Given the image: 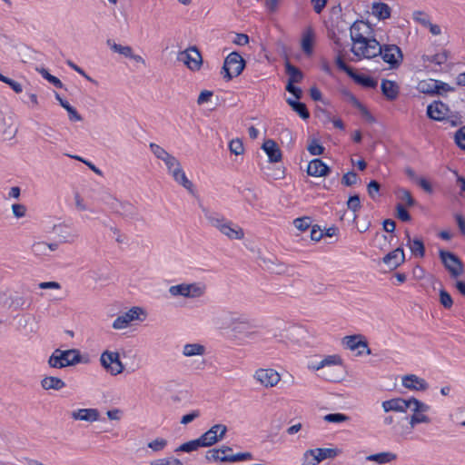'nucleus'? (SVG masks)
<instances>
[{"instance_id": "nucleus-1", "label": "nucleus", "mask_w": 465, "mask_h": 465, "mask_svg": "<svg viewBox=\"0 0 465 465\" xmlns=\"http://www.w3.org/2000/svg\"><path fill=\"white\" fill-rule=\"evenodd\" d=\"M371 27L368 22L356 20L350 27V36L353 44L351 52L358 58L371 59L381 51V44L370 37Z\"/></svg>"}, {"instance_id": "nucleus-2", "label": "nucleus", "mask_w": 465, "mask_h": 465, "mask_svg": "<svg viewBox=\"0 0 465 465\" xmlns=\"http://www.w3.org/2000/svg\"><path fill=\"white\" fill-rule=\"evenodd\" d=\"M202 211L210 225L215 227L229 239L242 240L244 237L243 230L240 226L233 224L232 222L228 221L223 214L204 207L202 208Z\"/></svg>"}, {"instance_id": "nucleus-3", "label": "nucleus", "mask_w": 465, "mask_h": 465, "mask_svg": "<svg viewBox=\"0 0 465 465\" xmlns=\"http://www.w3.org/2000/svg\"><path fill=\"white\" fill-rule=\"evenodd\" d=\"M82 361V355L79 350L69 349L62 351L56 349L49 357L48 364L52 368L62 369L67 366H74Z\"/></svg>"}, {"instance_id": "nucleus-4", "label": "nucleus", "mask_w": 465, "mask_h": 465, "mask_svg": "<svg viewBox=\"0 0 465 465\" xmlns=\"http://www.w3.org/2000/svg\"><path fill=\"white\" fill-rule=\"evenodd\" d=\"M245 67V61L237 52L229 54L222 67L221 74L226 81L232 80L242 74Z\"/></svg>"}, {"instance_id": "nucleus-5", "label": "nucleus", "mask_w": 465, "mask_h": 465, "mask_svg": "<svg viewBox=\"0 0 465 465\" xmlns=\"http://www.w3.org/2000/svg\"><path fill=\"white\" fill-rule=\"evenodd\" d=\"M205 292L206 286L202 282L181 283L169 288L172 296H183L189 299L200 298Z\"/></svg>"}, {"instance_id": "nucleus-6", "label": "nucleus", "mask_w": 465, "mask_h": 465, "mask_svg": "<svg viewBox=\"0 0 465 465\" xmlns=\"http://www.w3.org/2000/svg\"><path fill=\"white\" fill-rule=\"evenodd\" d=\"M439 257L444 268L450 272L452 278H457L463 273L464 264L458 255L450 251L440 250Z\"/></svg>"}, {"instance_id": "nucleus-7", "label": "nucleus", "mask_w": 465, "mask_h": 465, "mask_svg": "<svg viewBox=\"0 0 465 465\" xmlns=\"http://www.w3.org/2000/svg\"><path fill=\"white\" fill-rule=\"evenodd\" d=\"M100 362L103 368L111 375H118L124 370L117 351H104L100 356Z\"/></svg>"}, {"instance_id": "nucleus-8", "label": "nucleus", "mask_w": 465, "mask_h": 465, "mask_svg": "<svg viewBox=\"0 0 465 465\" xmlns=\"http://www.w3.org/2000/svg\"><path fill=\"white\" fill-rule=\"evenodd\" d=\"M340 453L338 449L316 448L307 450L303 454L304 463L316 465L326 459H333Z\"/></svg>"}, {"instance_id": "nucleus-9", "label": "nucleus", "mask_w": 465, "mask_h": 465, "mask_svg": "<svg viewBox=\"0 0 465 465\" xmlns=\"http://www.w3.org/2000/svg\"><path fill=\"white\" fill-rule=\"evenodd\" d=\"M381 55L382 60L390 65V68H398L403 59L401 50L396 45H381V51L377 54Z\"/></svg>"}, {"instance_id": "nucleus-10", "label": "nucleus", "mask_w": 465, "mask_h": 465, "mask_svg": "<svg viewBox=\"0 0 465 465\" xmlns=\"http://www.w3.org/2000/svg\"><path fill=\"white\" fill-rule=\"evenodd\" d=\"M342 361L339 355H329L323 360H322L317 365L314 366V369L320 370L324 369L325 367H332L334 368V373H326L325 378L331 381H339L341 377V370Z\"/></svg>"}, {"instance_id": "nucleus-11", "label": "nucleus", "mask_w": 465, "mask_h": 465, "mask_svg": "<svg viewBox=\"0 0 465 465\" xmlns=\"http://www.w3.org/2000/svg\"><path fill=\"white\" fill-rule=\"evenodd\" d=\"M178 60L183 62L193 71H197L203 64L202 55L196 46H190L178 54Z\"/></svg>"}, {"instance_id": "nucleus-12", "label": "nucleus", "mask_w": 465, "mask_h": 465, "mask_svg": "<svg viewBox=\"0 0 465 465\" xmlns=\"http://www.w3.org/2000/svg\"><path fill=\"white\" fill-rule=\"evenodd\" d=\"M227 432V427L223 424H215L199 438L203 447H211L223 440Z\"/></svg>"}, {"instance_id": "nucleus-13", "label": "nucleus", "mask_w": 465, "mask_h": 465, "mask_svg": "<svg viewBox=\"0 0 465 465\" xmlns=\"http://www.w3.org/2000/svg\"><path fill=\"white\" fill-rule=\"evenodd\" d=\"M450 113L449 106L441 101H433L427 106V115L434 121H444Z\"/></svg>"}, {"instance_id": "nucleus-14", "label": "nucleus", "mask_w": 465, "mask_h": 465, "mask_svg": "<svg viewBox=\"0 0 465 465\" xmlns=\"http://www.w3.org/2000/svg\"><path fill=\"white\" fill-rule=\"evenodd\" d=\"M254 378L264 387H273L280 381V374L273 369H258Z\"/></svg>"}, {"instance_id": "nucleus-15", "label": "nucleus", "mask_w": 465, "mask_h": 465, "mask_svg": "<svg viewBox=\"0 0 465 465\" xmlns=\"http://www.w3.org/2000/svg\"><path fill=\"white\" fill-rule=\"evenodd\" d=\"M143 313V311L140 307H133L128 312L119 315L113 322V328L115 330H121L126 328L129 323L134 320L139 319V315Z\"/></svg>"}, {"instance_id": "nucleus-16", "label": "nucleus", "mask_w": 465, "mask_h": 465, "mask_svg": "<svg viewBox=\"0 0 465 465\" xmlns=\"http://www.w3.org/2000/svg\"><path fill=\"white\" fill-rule=\"evenodd\" d=\"M255 327L256 325L254 324V322L246 317L232 319V330L235 333L245 334L247 337H252L256 333L255 331H251Z\"/></svg>"}, {"instance_id": "nucleus-17", "label": "nucleus", "mask_w": 465, "mask_h": 465, "mask_svg": "<svg viewBox=\"0 0 465 465\" xmlns=\"http://www.w3.org/2000/svg\"><path fill=\"white\" fill-rule=\"evenodd\" d=\"M342 344L351 351H355L360 347L366 348V353H371V349L368 347V342L361 334L349 335L342 338Z\"/></svg>"}, {"instance_id": "nucleus-18", "label": "nucleus", "mask_w": 465, "mask_h": 465, "mask_svg": "<svg viewBox=\"0 0 465 465\" xmlns=\"http://www.w3.org/2000/svg\"><path fill=\"white\" fill-rule=\"evenodd\" d=\"M382 262L390 270H394L405 262V255L401 247L396 248L382 258Z\"/></svg>"}, {"instance_id": "nucleus-19", "label": "nucleus", "mask_w": 465, "mask_h": 465, "mask_svg": "<svg viewBox=\"0 0 465 465\" xmlns=\"http://www.w3.org/2000/svg\"><path fill=\"white\" fill-rule=\"evenodd\" d=\"M330 167L319 158H315L308 163L307 173L313 177L326 176L330 173Z\"/></svg>"}, {"instance_id": "nucleus-20", "label": "nucleus", "mask_w": 465, "mask_h": 465, "mask_svg": "<svg viewBox=\"0 0 465 465\" xmlns=\"http://www.w3.org/2000/svg\"><path fill=\"white\" fill-rule=\"evenodd\" d=\"M402 385L412 391H426L429 387L428 382L415 374H407L402 377Z\"/></svg>"}, {"instance_id": "nucleus-21", "label": "nucleus", "mask_w": 465, "mask_h": 465, "mask_svg": "<svg viewBox=\"0 0 465 465\" xmlns=\"http://www.w3.org/2000/svg\"><path fill=\"white\" fill-rule=\"evenodd\" d=\"M74 420H84L87 422L97 421L100 418V412L97 409H78L71 413Z\"/></svg>"}, {"instance_id": "nucleus-22", "label": "nucleus", "mask_w": 465, "mask_h": 465, "mask_svg": "<svg viewBox=\"0 0 465 465\" xmlns=\"http://www.w3.org/2000/svg\"><path fill=\"white\" fill-rule=\"evenodd\" d=\"M409 399L405 400L402 398H394L388 401H384L381 404L382 409L385 412L389 411H399L405 412L409 409Z\"/></svg>"}, {"instance_id": "nucleus-23", "label": "nucleus", "mask_w": 465, "mask_h": 465, "mask_svg": "<svg viewBox=\"0 0 465 465\" xmlns=\"http://www.w3.org/2000/svg\"><path fill=\"white\" fill-rule=\"evenodd\" d=\"M262 149L266 153L270 163H278L282 160V152L278 144L272 139L264 141Z\"/></svg>"}, {"instance_id": "nucleus-24", "label": "nucleus", "mask_w": 465, "mask_h": 465, "mask_svg": "<svg viewBox=\"0 0 465 465\" xmlns=\"http://www.w3.org/2000/svg\"><path fill=\"white\" fill-rule=\"evenodd\" d=\"M171 175L173 176V180L177 183L182 185L183 188H185L189 193H191L192 195H195V189L193 183L187 178L182 166H180L179 168H174Z\"/></svg>"}, {"instance_id": "nucleus-25", "label": "nucleus", "mask_w": 465, "mask_h": 465, "mask_svg": "<svg viewBox=\"0 0 465 465\" xmlns=\"http://www.w3.org/2000/svg\"><path fill=\"white\" fill-rule=\"evenodd\" d=\"M381 90L382 94L389 100L393 101L399 95V86L391 80L383 79L381 84Z\"/></svg>"}, {"instance_id": "nucleus-26", "label": "nucleus", "mask_w": 465, "mask_h": 465, "mask_svg": "<svg viewBox=\"0 0 465 465\" xmlns=\"http://www.w3.org/2000/svg\"><path fill=\"white\" fill-rule=\"evenodd\" d=\"M405 234L407 239V245L410 247L412 254L420 258L424 257L425 246L423 241L420 238H414L411 240L409 231H406Z\"/></svg>"}, {"instance_id": "nucleus-27", "label": "nucleus", "mask_w": 465, "mask_h": 465, "mask_svg": "<svg viewBox=\"0 0 465 465\" xmlns=\"http://www.w3.org/2000/svg\"><path fill=\"white\" fill-rule=\"evenodd\" d=\"M124 218L135 220V221H143V217L140 215L138 209L129 202H124L122 206L120 207V212L118 213Z\"/></svg>"}, {"instance_id": "nucleus-28", "label": "nucleus", "mask_w": 465, "mask_h": 465, "mask_svg": "<svg viewBox=\"0 0 465 465\" xmlns=\"http://www.w3.org/2000/svg\"><path fill=\"white\" fill-rule=\"evenodd\" d=\"M41 386L44 390L60 391L65 387V382L54 376H46L41 381Z\"/></svg>"}, {"instance_id": "nucleus-29", "label": "nucleus", "mask_w": 465, "mask_h": 465, "mask_svg": "<svg viewBox=\"0 0 465 465\" xmlns=\"http://www.w3.org/2000/svg\"><path fill=\"white\" fill-rule=\"evenodd\" d=\"M437 80L435 79H425V80H420L417 86H416V89L420 92V93H422V94H429V95H435L438 94V91H437Z\"/></svg>"}, {"instance_id": "nucleus-30", "label": "nucleus", "mask_w": 465, "mask_h": 465, "mask_svg": "<svg viewBox=\"0 0 465 465\" xmlns=\"http://www.w3.org/2000/svg\"><path fill=\"white\" fill-rule=\"evenodd\" d=\"M351 78L358 84L365 87V88H376L378 85V81L369 75L364 74H358L354 72Z\"/></svg>"}, {"instance_id": "nucleus-31", "label": "nucleus", "mask_w": 465, "mask_h": 465, "mask_svg": "<svg viewBox=\"0 0 465 465\" xmlns=\"http://www.w3.org/2000/svg\"><path fill=\"white\" fill-rule=\"evenodd\" d=\"M285 73L288 74V83H296L299 84L303 79L302 72L289 61L285 62Z\"/></svg>"}, {"instance_id": "nucleus-32", "label": "nucleus", "mask_w": 465, "mask_h": 465, "mask_svg": "<svg viewBox=\"0 0 465 465\" xmlns=\"http://www.w3.org/2000/svg\"><path fill=\"white\" fill-rule=\"evenodd\" d=\"M371 9L372 14L380 20H385L391 17V9L385 3H373Z\"/></svg>"}, {"instance_id": "nucleus-33", "label": "nucleus", "mask_w": 465, "mask_h": 465, "mask_svg": "<svg viewBox=\"0 0 465 465\" xmlns=\"http://www.w3.org/2000/svg\"><path fill=\"white\" fill-rule=\"evenodd\" d=\"M286 102L302 119L306 120L310 117V113L304 103L292 100V98H288Z\"/></svg>"}, {"instance_id": "nucleus-34", "label": "nucleus", "mask_w": 465, "mask_h": 465, "mask_svg": "<svg viewBox=\"0 0 465 465\" xmlns=\"http://www.w3.org/2000/svg\"><path fill=\"white\" fill-rule=\"evenodd\" d=\"M396 459L397 455L389 451L371 454L367 457L368 460L377 462L378 464H385L395 460Z\"/></svg>"}, {"instance_id": "nucleus-35", "label": "nucleus", "mask_w": 465, "mask_h": 465, "mask_svg": "<svg viewBox=\"0 0 465 465\" xmlns=\"http://www.w3.org/2000/svg\"><path fill=\"white\" fill-rule=\"evenodd\" d=\"M314 34L312 28H308L302 35V48L306 54H312Z\"/></svg>"}, {"instance_id": "nucleus-36", "label": "nucleus", "mask_w": 465, "mask_h": 465, "mask_svg": "<svg viewBox=\"0 0 465 465\" xmlns=\"http://www.w3.org/2000/svg\"><path fill=\"white\" fill-rule=\"evenodd\" d=\"M205 352L203 345L199 343H188L183 346V354L187 357L203 355Z\"/></svg>"}, {"instance_id": "nucleus-37", "label": "nucleus", "mask_w": 465, "mask_h": 465, "mask_svg": "<svg viewBox=\"0 0 465 465\" xmlns=\"http://www.w3.org/2000/svg\"><path fill=\"white\" fill-rule=\"evenodd\" d=\"M448 57H449V52L445 50L440 54H435L433 55L423 54L421 56V60L424 63L430 62V63H433L438 65H441L448 60Z\"/></svg>"}, {"instance_id": "nucleus-38", "label": "nucleus", "mask_w": 465, "mask_h": 465, "mask_svg": "<svg viewBox=\"0 0 465 465\" xmlns=\"http://www.w3.org/2000/svg\"><path fill=\"white\" fill-rule=\"evenodd\" d=\"M264 264L266 266V269L271 272L282 274L286 272V265L282 262H278L276 259L264 260Z\"/></svg>"}, {"instance_id": "nucleus-39", "label": "nucleus", "mask_w": 465, "mask_h": 465, "mask_svg": "<svg viewBox=\"0 0 465 465\" xmlns=\"http://www.w3.org/2000/svg\"><path fill=\"white\" fill-rule=\"evenodd\" d=\"M252 459L251 452H239L232 455H223L221 459V462H238Z\"/></svg>"}, {"instance_id": "nucleus-40", "label": "nucleus", "mask_w": 465, "mask_h": 465, "mask_svg": "<svg viewBox=\"0 0 465 465\" xmlns=\"http://www.w3.org/2000/svg\"><path fill=\"white\" fill-rule=\"evenodd\" d=\"M107 45L110 46L111 50L114 53H118L120 54H123L125 57L130 58L133 53V48L129 45H118L112 40H107Z\"/></svg>"}, {"instance_id": "nucleus-41", "label": "nucleus", "mask_w": 465, "mask_h": 465, "mask_svg": "<svg viewBox=\"0 0 465 465\" xmlns=\"http://www.w3.org/2000/svg\"><path fill=\"white\" fill-rule=\"evenodd\" d=\"M200 447H203V444L200 440V438L198 439H195V440H190V441H187V442H184L183 444H181L176 450L175 451L176 452H179V451H183V452H192V451H194L196 450H198V448Z\"/></svg>"}, {"instance_id": "nucleus-42", "label": "nucleus", "mask_w": 465, "mask_h": 465, "mask_svg": "<svg viewBox=\"0 0 465 465\" xmlns=\"http://www.w3.org/2000/svg\"><path fill=\"white\" fill-rule=\"evenodd\" d=\"M409 401V408H411L413 412H427L430 409L429 405L414 397L410 398Z\"/></svg>"}, {"instance_id": "nucleus-43", "label": "nucleus", "mask_w": 465, "mask_h": 465, "mask_svg": "<svg viewBox=\"0 0 465 465\" xmlns=\"http://www.w3.org/2000/svg\"><path fill=\"white\" fill-rule=\"evenodd\" d=\"M36 70L41 74V75L47 80L50 84L54 85L56 88L62 89L64 87L63 83L59 78L54 75H52L45 68H36Z\"/></svg>"}, {"instance_id": "nucleus-44", "label": "nucleus", "mask_w": 465, "mask_h": 465, "mask_svg": "<svg viewBox=\"0 0 465 465\" xmlns=\"http://www.w3.org/2000/svg\"><path fill=\"white\" fill-rule=\"evenodd\" d=\"M430 419L425 415V412H413L410 418V425L413 429L419 423H430Z\"/></svg>"}, {"instance_id": "nucleus-45", "label": "nucleus", "mask_w": 465, "mask_h": 465, "mask_svg": "<svg viewBox=\"0 0 465 465\" xmlns=\"http://www.w3.org/2000/svg\"><path fill=\"white\" fill-rule=\"evenodd\" d=\"M149 147L151 149V152L153 153V155L162 161L166 159L171 153H169L165 149H163L159 144H156L154 143H151L149 144Z\"/></svg>"}, {"instance_id": "nucleus-46", "label": "nucleus", "mask_w": 465, "mask_h": 465, "mask_svg": "<svg viewBox=\"0 0 465 465\" xmlns=\"http://www.w3.org/2000/svg\"><path fill=\"white\" fill-rule=\"evenodd\" d=\"M307 150L312 155H321L324 152V147L319 143L317 139H312L309 143Z\"/></svg>"}, {"instance_id": "nucleus-47", "label": "nucleus", "mask_w": 465, "mask_h": 465, "mask_svg": "<svg viewBox=\"0 0 465 465\" xmlns=\"http://www.w3.org/2000/svg\"><path fill=\"white\" fill-rule=\"evenodd\" d=\"M61 106L67 111L69 119L71 121L78 122L83 120L82 116L78 114L76 109L73 107L68 102H61Z\"/></svg>"}, {"instance_id": "nucleus-48", "label": "nucleus", "mask_w": 465, "mask_h": 465, "mask_svg": "<svg viewBox=\"0 0 465 465\" xmlns=\"http://www.w3.org/2000/svg\"><path fill=\"white\" fill-rule=\"evenodd\" d=\"M412 18L414 21L420 24L424 27L428 26V25H430V16L422 11H414L412 14Z\"/></svg>"}, {"instance_id": "nucleus-49", "label": "nucleus", "mask_w": 465, "mask_h": 465, "mask_svg": "<svg viewBox=\"0 0 465 465\" xmlns=\"http://www.w3.org/2000/svg\"><path fill=\"white\" fill-rule=\"evenodd\" d=\"M229 150L232 153H234L235 155H241L244 152V147L242 140L240 139H232L229 143Z\"/></svg>"}, {"instance_id": "nucleus-50", "label": "nucleus", "mask_w": 465, "mask_h": 465, "mask_svg": "<svg viewBox=\"0 0 465 465\" xmlns=\"http://www.w3.org/2000/svg\"><path fill=\"white\" fill-rule=\"evenodd\" d=\"M153 451L158 452L163 450L167 446V440L163 438H157L147 444Z\"/></svg>"}, {"instance_id": "nucleus-51", "label": "nucleus", "mask_w": 465, "mask_h": 465, "mask_svg": "<svg viewBox=\"0 0 465 465\" xmlns=\"http://www.w3.org/2000/svg\"><path fill=\"white\" fill-rule=\"evenodd\" d=\"M324 420L331 423H341L347 421L350 418L342 413H329L324 416Z\"/></svg>"}, {"instance_id": "nucleus-52", "label": "nucleus", "mask_w": 465, "mask_h": 465, "mask_svg": "<svg viewBox=\"0 0 465 465\" xmlns=\"http://www.w3.org/2000/svg\"><path fill=\"white\" fill-rule=\"evenodd\" d=\"M440 302L445 309H450L453 305L450 294L444 289L440 291Z\"/></svg>"}, {"instance_id": "nucleus-53", "label": "nucleus", "mask_w": 465, "mask_h": 465, "mask_svg": "<svg viewBox=\"0 0 465 465\" xmlns=\"http://www.w3.org/2000/svg\"><path fill=\"white\" fill-rule=\"evenodd\" d=\"M293 224L299 231L304 232L311 227V218L307 216L296 218Z\"/></svg>"}, {"instance_id": "nucleus-54", "label": "nucleus", "mask_w": 465, "mask_h": 465, "mask_svg": "<svg viewBox=\"0 0 465 465\" xmlns=\"http://www.w3.org/2000/svg\"><path fill=\"white\" fill-rule=\"evenodd\" d=\"M358 181V174L354 171L347 172L341 178V183L345 186H352Z\"/></svg>"}, {"instance_id": "nucleus-55", "label": "nucleus", "mask_w": 465, "mask_h": 465, "mask_svg": "<svg viewBox=\"0 0 465 465\" xmlns=\"http://www.w3.org/2000/svg\"><path fill=\"white\" fill-rule=\"evenodd\" d=\"M32 252L36 256H45L47 255L46 250V242H36L31 247Z\"/></svg>"}, {"instance_id": "nucleus-56", "label": "nucleus", "mask_w": 465, "mask_h": 465, "mask_svg": "<svg viewBox=\"0 0 465 465\" xmlns=\"http://www.w3.org/2000/svg\"><path fill=\"white\" fill-rule=\"evenodd\" d=\"M163 162L164 163L170 174L173 173L174 168H179L181 166L179 160L172 154H170Z\"/></svg>"}, {"instance_id": "nucleus-57", "label": "nucleus", "mask_w": 465, "mask_h": 465, "mask_svg": "<svg viewBox=\"0 0 465 465\" xmlns=\"http://www.w3.org/2000/svg\"><path fill=\"white\" fill-rule=\"evenodd\" d=\"M347 207L349 210L352 211L354 213L356 212H358L361 208L360 196L358 194L350 196L347 201Z\"/></svg>"}, {"instance_id": "nucleus-58", "label": "nucleus", "mask_w": 465, "mask_h": 465, "mask_svg": "<svg viewBox=\"0 0 465 465\" xmlns=\"http://www.w3.org/2000/svg\"><path fill=\"white\" fill-rule=\"evenodd\" d=\"M455 143L461 149L465 150V125L461 126L456 133H455Z\"/></svg>"}, {"instance_id": "nucleus-59", "label": "nucleus", "mask_w": 465, "mask_h": 465, "mask_svg": "<svg viewBox=\"0 0 465 465\" xmlns=\"http://www.w3.org/2000/svg\"><path fill=\"white\" fill-rule=\"evenodd\" d=\"M335 64L340 70L345 72L350 77L354 73V70L344 62L343 58L341 55H338L336 57Z\"/></svg>"}, {"instance_id": "nucleus-60", "label": "nucleus", "mask_w": 465, "mask_h": 465, "mask_svg": "<svg viewBox=\"0 0 465 465\" xmlns=\"http://www.w3.org/2000/svg\"><path fill=\"white\" fill-rule=\"evenodd\" d=\"M380 189H381V185L380 183L375 181V180H371L368 185H367V192H368V194L369 196L371 198V199H375L376 195L379 193L380 192Z\"/></svg>"}, {"instance_id": "nucleus-61", "label": "nucleus", "mask_w": 465, "mask_h": 465, "mask_svg": "<svg viewBox=\"0 0 465 465\" xmlns=\"http://www.w3.org/2000/svg\"><path fill=\"white\" fill-rule=\"evenodd\" d=\"M123 203L124 202H120L113 196H108L105 200V203L108 205V207L117 214L120 212V207L122 206Z\"/></svg>"}, {"instance_id": "nucleus-62", "label": "nucleus", "mask_w": 465, "mask_h": 465, "mask_svg": "<svg viewBox=\"0 0 465 465\" xmlns=\"http://www.w3.org/2000/svg\"><path fill=\"white\" fill-rule=\"evenodd\" d=\"M397 217L402 222H410L411 217L406 208L401 204L398 203L396 206Z\"/></svg>"}, {"instance_id": "nucleus-63", "label": "nucleus", "mask_w": 465, "mask_h": 465, "mask_svg": "<svg viewBox=\"0 0 465 465\" xmlns=\"http://www.w3.org/2000/svg\"><path fill=\"white\" fill-rule=\"evenodd\" d=\"M295 83H287L286 91L292 94L297 100L301 99L302 96V91L300 87L294 85Z\"/></svg>"}, {"instance_id": "nucleus-64", "label": "nucleus", "mask_w": 465, "mask_h": 465, "mask_svg": "<svg viewBox=\"0 0 465 465\" xmlns=\"http://www.w3.org/2000/svg\"><path fill=\"white\" fill-rule=\"evenodd\" d=\"M401 198L402 201H404L406 203L407 206L411 207L416 204V201L413 199L411 193L408 190L401 189Z\"/></svg>"}]
</instances>
